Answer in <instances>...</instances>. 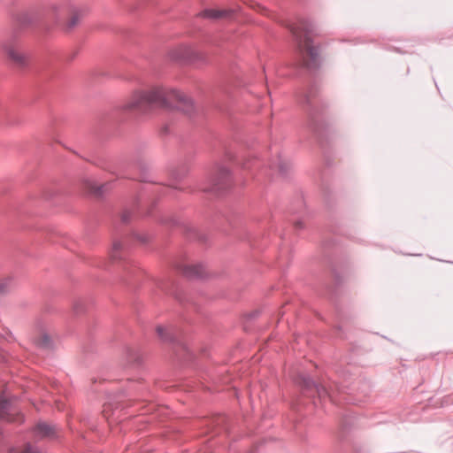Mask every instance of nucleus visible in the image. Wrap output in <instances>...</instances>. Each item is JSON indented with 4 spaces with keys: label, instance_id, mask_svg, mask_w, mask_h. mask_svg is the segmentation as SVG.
I'll return each mask as SVG.
<instances>
[{
    "label": "nucleus",
    "instance_id": "nucleus-1",
    "mask_svg": "<svg viewBox=\"0 0 453 453\" xmlns=\"http://www.w3.org/2000/svg\"><path fill=\"white\" fill-rule=\"evenodd\" d=\"M150 105L174 107L186 113L192 112L194 108L192 100L182 92L174 89L166 91L162 88L135 91L127 108L143 110Z\"/></svg>",
    "mask_w": 453,
    "mask_h": 453
},
{
    "label": "nucleus",
    "instance_id": "nucleus-2",
    "mask_svg": "<svg viewBox=\"0 0 453 453\" xmlns=\"http://www.w3.org/2000/svg\"><path fill=\"white\" fill-rule=\"evenodd\" d=\"M291 31L298 41L300 49L304 50L311 59L315 60L319 55V50L311 43V25L307 22H302L298 26L292 27Z\"/></svg>",
    "mask_w": 453,
    "mask_h": 453
},
{
    "label": "nucleus",
    "instance_id": "nucleus-3",
    "mask_svg": "<svg viewBox=\"0 0 453 453\" xmlns=\"http://www.w3.org/2000/svg\"><path fill=\"white\" fill-rule=\"evenodd\" d=\"M0 418L9 423L25 422L24 416L19 412L18 407L5 396H0Z\"/></svg>",
    "mask_w": 453,
    "mask_h": 453
},
{
    "label": "nucleus",
    "instance_id": "nucleus-4",
    "mask_svg": "<svg viewBox=\"0 0 453 453\" xmlns=\"http://www.w3.org/2000/svg\"><path fill=\"white\" fill-rule=\"evenodd\" d=\"M3 50L15 64L24 65L27 63V55L20 51L16 45L4 43L3 44Z\"/></svg>",
    "mask_w": 453,
    "mask_h": 453
},
{
    "label": "nucleus",
    "instance_id": "nucleus-5",
    "mask_svg": "<svg viewBox=\"0 0 453 453\" xmlns=\"http://www.w3.org/2000/svg\"><path fill=\"white\" fill-rule=\"evenodd\" d=\"M34 434L39 439L49 441H53L59 437V432L56 426H35Z\"/></svg>",
    "mask_w": 453,
    "mask_h": 453
},
{
    "label": "nucleus",
    "instance_id": "nucleus-6",
    "mask_svg": "<svg viewBox=\"0 0 453 453\" xmlns=\"http://www.w3.org/2000/svg\"><path fill=\"white\" fill-rule=\"evenodd\" d=\"M305 383H306L307 388L309 390H311V396L314 397L315 394H316L317 396L320 400H323V401H325L328 397L327 391H326V389L323 386L318 385V384H314L311 381H307Z\"/></svg>",
    "mask_w": 453,
    "mask_h": 453
},
{
    "label": "nucleus",
    "instance_id": "nucleus-7",
    "mask_svg": "<svg viewBox=\"0 0 453 453\" xmlns=\"http://www.w3.org/2000/svg\"><path fill=\"white\" fill-rule=\"evenodd\" d=\"M183 273L189 278L202 277L203 274V268L200 265H187Z\"/></svg>",
    "mask_w": 453,
    "mask_h": 453
},
{
    "label": "nucleus",
    "instance_id": "nucleus-8",
    "mask_svg": "<svg viewBox=\"0 0 453 453\" xmlns=\"http://www.w3.org/2000/svg\"><path fill=\"white\" fill-rule=\"evenodd\" d=\"M227 13H228V12L226 10L219 11V10L207 9V10L203 11L199 15L202 18H206V19H218L226 16Z\"/></svg>",
    "mask_w": 453,
    "mask_h": 453
},
{
    "label": "nucleus",
    "instance_id": "nucleus-9",
    "mask_svg": "<svg viewBox=\"0 0 453 453\" xmlns=\"http://www.w3.org/2000/svg\"><path fill=\"white\" fill-rule=\"evenodd\" d=\"M121 247H122V245L119 242H115L113 243L112 251H111V255L113 259L117 258L116 252H117V250H120Z\"/></svg>",
    "mask_w": 453,
    "mask_h": 453
},
{
    "label": "nucleus",
    "instance_id": "nucleus-10",
    "mask_svg": "<svg viewBox=\"0 0 453 453\" xmlns=\"http://www.w3.org/2000/svg\"><path fill=\"white\" fill-rule=\"evenodd\" d=\"M111 409V404L110 403H105L104 405L103 412H104V416H106L107 418L109 417V411Z\"/></svg>",
    "mask_w": 453,
    "mask_h": 453
},
{
    "label": "nucleus",
    "instance_id": "nucleus-11",
    "mask_svg": "<svg viewBox=\"0 0 453 453\" xmlns=\"http://www.w3.org/2000/svg\"><path fill=\"white\" fill-rule=\"evenodd\" d=\"M164 330H165V329H164V327H162V326H157V332L158 335H159L162 339L165 340V336H164V334H163Z\"/></svg>",
    "mask_w": 453,
    "mask_h": 453
},
{
    "label": "nucleus",
    "instance_id": "nucleus-12",
    "mask_svg": "<svg viewBox=\"0 0 453 453\" xmlns=\"http://www.w3.org/2000/svg\"><path fill=\"white\" fill-rule=\"evenodd\" d=\"M75 24H76V20L74 19H72V21L70 23V27H73Z\"/></svg>",
    "mask_w": 453,
    "mask_h": 453
},
{
    "label": "nucleus",
    "instance_id": "nucleus-13",
    "mask_svg": "<svg viewBox=\"0 0 453 453\" xmlns=\"http://www.w3.org/2000/svg\"><path fill=\"white\" fill-rule=\"evenodd\" d=\"M91 191L96 192V189H95V187L91 188Z\"/></svg>",
    "mask_w": 453,
    "mask_h": 453
},
{
    "label": "nucleus",
    "instance_id": "nucleus-14",
    "mask_svg": "<svg viewBox=\"0 0 453 453\" xmlns=\"http://www.w3.org/2000/svg\"><path fill=\"white\" fill-rule=\"evenodd\" d=\"M91 191L96 192V189H95V187L91 188Z\"/></svg>",
    "mask_w": 453,
    "mask_h": 453
}]
</instances>
